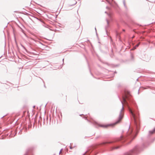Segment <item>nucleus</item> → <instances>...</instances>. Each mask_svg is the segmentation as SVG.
<instances>
[{"label": "nucleus", "mask_w": 155, "mask_h": 155, "mask_svg": "<svg viewBox=\"0 0 155 155\" xmlns=\"http://www.w3.org/2000/svg\"><path fill=\"white\" fill-rule=\"evenodd\" d=\"M130 94L129 92H125L124 95L123 97V101L122 102V105L118 108V109L120 111V113L118 119V120L116 122V124L120 123L123 117L124 114V107L123 106L124 105H126L127 106L129 111L131 113L133 118L135 120L137 118V115H139V113H137L136 112H135L134 113L132 111L131 108L128 105V103L127 102V101L129 100V97H130Z\"/></svg>", "instance_id": "1"}, {"label": "nucleus", "mask_w": 155, "mask_h": 155, "mask_svg": "<svg viewBox=\"0 0 155 155\" xmlns=\"http://www.w3.org/2000/svg\"><path fill=\"white\" fill-rule=\"evenodd\" d=\"M155 133V131L154 129L152 131H150V133L151 134H153Z\"/></svg>", "instance_id": "2"}, {"label": "nucleus", "mask_w": 155, "mask_h": 155, "mask_svg": "<svg viewBox=\"0 0 155 155\" xmlns=\"http://www.w3.org/2000/svg\"><path fill=\"white\" fill-rule=\"evenodd\" d=\"M74 147H72V145L70 147V149H72Z\"/></svg>", "instance_id": "3"}, {"label": "nucleus", "mask_w": 155, "mask_h": 155, "mask_svg": "<svg viewBox=\"0 0 155 155\" xmlns=\"http://www.w3.org/2000/svg\"><path fill=\"white\" fill-rule=\"evenodd\" d=\"M62 149L61 150L60 152V153H61V152H62Z\"/></svg>", "instance_id": "4"}, {"label": "nucleus", "mask_w": 155, "mask_h": 155, "mask_svg": "<svg viewBox=\"0 0 155 155\" xmlns=\"http://www.w3.org/2000/svg\"><path fill=\"white\" fill-rule=\"evenodd\" d=\"M139 44H137V45H136V46L137 47H138V46H139Z\"/></svg>", "instance_id": "5"}, {"label": "nucleus", "mask_w": 155, "mask_h": 155, "mask_svg": "<svg viewBox=\"0 0 155 155\" xmlns=\"http://www.w3.org/2000/svg\"><path fill=\"white\" fill-rule=\"evenodd\" d=\"M123 31H125V30L124 29H123Z\"/></svg>", "instance_id": "6"}, {"label": "nucleus", "mask_w": 155, "mask_h": 155, "mask_svg": "<svg viewBox=\"0 0 155 155\" xmlns=\"http://www.w3.org/2000/svg\"><path fill=\"white\" fill-rule=\"evenodd\" d=\"M118 148V147H116L115 148H116V149H117V148Z\"/></svg>", "instance_id": "7"}, {"label": "nucleus", "mask_w": 155, "mask_h": 155, "mask_svg": "<svg viewBox=\"0 0 155 155\" xmlns=\"http://www.w3.org/2000/svg\"><path fill=\"white\" fill-rule=\"evenodd\" d=\"M107 23L108 24V21H107Z\"/></svg>", "instance_id": "8"}]
</instances>
